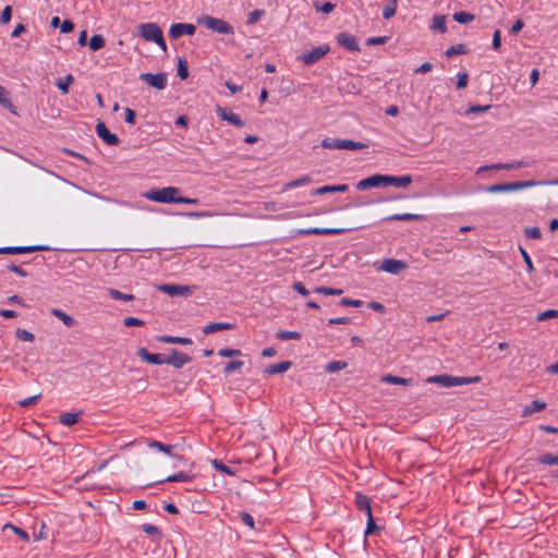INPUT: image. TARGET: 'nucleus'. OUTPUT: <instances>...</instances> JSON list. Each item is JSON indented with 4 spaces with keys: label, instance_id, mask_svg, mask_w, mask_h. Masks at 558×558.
I'll return each instance as SVG.
<instances>
[{
    "label": "nucleus",
    "instance_id": "8fccbe9b",
    "mask_svg": "<svg viewBox=\"0 0 558 558\" xmlns=\"http://www.w3.org/2000/svg\"><path fill=\"white\" fill-rule=\"evenodd\" d=\"M243 362L242 361H231L229 363H227V365L225 366V374H230L236 369H240L242 366H243Z\"/></svg>",
    "mask_w": 558,
    "mask_h": 558
},
{
    "label": "nucleus",
    "instance_id": "1a4fd4ad",
    "mask_svg": "<svg viewBox=\"0 0 558 558\" xmlns=\"http://www.w3.org/2000/svg\"><path fill=\"white\" fill-rule=\"evenodd\" d=\"M386 186V175L385 174H374L366 179L361 180L356 187L361 191H365L372 187Z\"/></svg>",
    "mask_w": 558,
    "mask_h": 558
},
{
    "label": "nucleus",
    "instance_id": "c85d7f7f",
    "mask_svg": "<svg viewBox=\"0 0 558 558\" xmlns=\"http://www.w3.org/2000/svg\"><path fill=\"white\" fill-rule=\"evenodd\" d=\"M343 140L342 138H324L322 142V146L328 149H342Z\"/></svg>",
    "mask_w": 558,
    "mask_h": 558
},
{
    "label": "nucleus",
    "instance_id": "7c9ffc66",
    "mask_svg": "<svg viewBox=\"0 0 558 558\" xmlns=\"http://www.w3.org/2000/svg\"><path fill=\"white\" fill-rule=\"evenodd\" d=\"M78 421L77 413L64 412L60 415V422L65 426H72Z\"/></svg>",
    "mask_w": 558,
    "mask_h": 558
},
{
    "label": "nucleus",
    "instance_id": "9b49d317",
    "mask_svg": "<svg viewBox=\"0 0 558 558\" xmlns=\"http://www.w3.org/2000/svg\"><path fill=\"white\" fill-rule=\"evenodd\" d=\"M190 361L191 359L185 353L180 352L178 350H172L171 353L167 357H165V364L172 365L175 368H181Z\"/></svg>",
    "mask_w": 558,
    "mask_h": 558
},
{
    "label": "nucleus",
    "instance_id": "e2e57ef3",
    "mask_svg": "<svg viewBox=\"0 0 558 558\" xmlns=\"http://www.w3.org/2000/svg\"><path fill=\"white\" fill-rule=\"evenodd\" d=\"M376 529H377V526H376L375 520L373 518V514L367 515V526H366L365 534L366 535L373 534L376 531Z\"/></svg>",
    "mask_w": 558,
    "mask_h": 558
},
{
    "label": "nucleus",
    "instance_id": "a19ab883",
    "mask_svg": "<svg viewBox=\"0 0 558 558\" xmlns=\"http://www.w3.org/2000/svg\"><path fill=\"white\" fill-rule=\"evenodd\" d=\"M348 366V363L344 361H333L326 365V372L335 373L341 371Z\"/></svg>",
    "mask_w": 558,
    "mask_h": 558
},
{
    "label": "nucleus",
    "instance_id": "412c9836",
    "mask_svg": "<svg viewBox=\"0 0 558 558\" xmlns=\"http://www.w3.org/2000/svg\"><path fill=\"white\" fill-rule=\"evenodd\" d=\"M355 505L359 510L364 511L366 515L373 514L369 498L366 495L357 493L355 495Z\"/></svg>",
    "mask_w": 558,
    "mask_h": 558
},
{
    "label": "nucleus",
    "instance_id": "5701e85b",
    "mask_svg": "<svg viewBox=\"0 0 558 558\" xmlns=\"http://www.w3.org/2000/svg\"><path fill=\"white\" fill-rule=\"evenodd\" d=\"M232 328H233V326L229 323H211V324L206 325L203 328V332L205 335H209V333H214V332H218V331H222V330H229Z\"/></svg>",
    "mask_w": 558,
    "mask_h": 558
},
{
    "label": "nucleus",
    "instance_id": "13d9d810",
    "mask_svg": "<svg viewBox=\"0 0 558 558\" xmlns=\"http://www.w3.org/2000/svg\"><path fill=\"white\" fill-rule=\"evenodd\" d=\"M218 354L222 357H233L240 355L241 351L235 349H221L218 351Z\"/></svg>",
    "mask_w": 558,
    "mask_h": 558
},
{
    "label": "nucleus",
    "instance_id": "3c124183",
    "mask_svg": "<svg viewBox=\"0 0 558 558\" xmlns=\"http://www.w3.org/2000/svg\"><path fill=\"white\" fill-rule=\"evenodd\" d=\"M520 253H521L522 258H523V260H524V263L526 265L527 271L529 272L534 271V265L532 263V259H531L529 253L523 247H521V246H520Z\"/></svg>",
    "mask_w": 558,
    "mask_h": 558
},
{
    "label": "nucleus",
    "instance_id": "864d4df0",
    "mask_svg": "<svg viewBox=\"0 0 558 558\" xmlns=\"http://www.w3.org/2000/svg\"><path fill=\"white\" fill-rule=\"evenodd\" d=\"M213 465L215 466L216 470L220 471V472H223V473H227L229 475H233L234 474V471H232L230 468H228L227 465H225L221 461L219 460H214L213 461Z\"/></svg>",
    "mask_w": 558,
    "mask_h": 558
},
{
    "label": "nucleus",
    "instance_id": "4be33fe9",
    "mask_svg": "<svg viewBox=\"0 0 558 558\" xmlns=\"http://www.w3.org/2000/svg\"><path fill=\"white\" fill-rule=\"evenodd\" d=\"M546 408V403L541 400H534L531 404L525 405L522 409V416L526 417L532 415L535 412L543 411Z\"/></svg>",
    "mask_w": 558,
    "mask_h": 558
},
{
    "label": "nucleus",
    "instance_id": "de8ad7c7",
    "mask_svg": "<svg viewBox=\"0 0 558 558\" xmlns=\"http://www.w3.org/2000/svg\"><path fill=\"white\" fill-rule=\"evenodd\" d=\"M15 335H16V338L21 341H27V342L34 341V335L25 329H17Z\"/></svg>",
    "mask_w": 558,
    "mask_h": 558
},
{
    "label": "nucleus",
    "instance_id": "c03bdc74",
    "mask_svg": "<svg viewBox=\"0 0 558 558\" xmlns=\"http://www.w3.org/2000/svg\"><path fill=\"white\" fill-rule=\"evenodd\" d=\"M549 318H558V310H547L539 313L536 317L538 322H544Z\"/></svg>",
    "mask_w": 558,
    "mask_h": 558
},
{
    "label": "nucleus",
    "instance_id": "58836bf2",
    "mask_svg": "<svg viewBox=\"0 0 558 558\" xmlns=\"http://www.w3.org/2000/svg\"><path fill=\"white\" fill-rule=\"evenodd\" d=\"M105 46V38L101 35H94L89 40V48L97 51Z\"/></svg>",
    "mask_w": 558,
    "mask_h": 558
},
{
    "label": "nucleus",
    "instance_id": "20e7f679",
    "mask_svg": "<svg viewBox=\"0 0 558 558\" xmlns=\"http://www.w3.org/2000/svg\"><path fill=\"white\" fill-rule=\"evenodd\" d=\"M537 183L535 181H523V182H513V183H500L494 184L486 189L488 193H499V192H512L519 191L526 187H533Z\"/></svg>",
    "mask_w": 558,
    "mask_h": 558
},
{
    "label": "nucleus",
    "instance_id": "6ab92c4d",
    "mask_svg": "<svg viewBox=\"0 0 558 558\" xmlns=\"http://www.w3.org/2000/svg\"><path fill=\"white\" fill-rule=\"evenodd\" d=\"M343 229L337 228H311V229H301L298 231V234H339L342 233Z\"/></svg>",
    "mask_w": 558,
    "mask_h": 558
},
{
    "label": "nucleus",
    "instance_id": "ddd939ff",
    "mask_svg": "<svg viewBox=\"0 0 558 558\" xmlns=\"http://www.w3.org/2000/svg\"><path fill=\"white\" fill-rule=\"evenodd\" d=\"M96 133L108 145H118L120 142L118 136L111 133L102 122L96 124Z\"/></svg>",
    "mask_w": 558,
    "mask_h": 558
},
{
    "label": "nucleus",
    "instance_id": "c756f323",
    "mask_svg": "<svg viewBox=\"0 0 558 558\" xmlns=\"http://www.w3.org/2000/svg\"><path fill=\"white\" fill-rule=\"evenodd\" d=\"M107 292L114 300H122V301H125V302L134 300V295L133 294L123 293V292H121V291H119L117 289H113V288L108 289Z\"/></svg>",
    "mask_w": 558,
    "mask_h": 558
},
{
    "label": "nucleus",
    "instance_id": "39448f33",
    "mask_svg": "<svg viewBox=\"0 0 558 558\" xmlns=\"http://www.w3.org/2000/svg\"><path fill=\"white\" fill-rule=\"evenodd\" d=\"M330 48L328 45H320L318 47H314L311 50L304 52L300 59L305 65H312L324 58Z\"/></svg>",
    "mask_w": 558,
    "mask_h": 558
},
{
    "label": "nucleus",
    "instance_id": "f3484780",
    "mask_svg": "<svg viewBox=\"0 0 558 558\" xmlns=\"http://www.w3.org/2000/svg\"><path fill=\"white\" fill-rule=\"evenodd\" d=\"M216 111L222 120L228 121L229 123H231L235 126H239V128L244 125V122L240 118V116H238L231 111H227L226 109L221 108L220 106L217 107Z\"/></svg>",
    "mask_w": 558,
    "mask_h": 558
},
{
    "label": "nucleus",
    "instance_id": "b1692460",
    "mask_svg": "<svg viewBox=\"0 0 558 558\" xmlns=\"http://www.w3.org/2000/svg\"><path fill=\"white\" fill-rule=\"evenodd\" d=\"M291 367V362L284 361L277 364L269 365L265 369L266 375H275V374H281L287 372Z\"/></svg>",
    "mask_w": 558,
    "mask_h": 558
},
{
    "label": "nucleus",
    "instance_id": "f704fd0d",
    "mask_svg": "<svg viewBox=\"0 0 558 558\" xmlns=\"http://www.w3.org/2000/svg\"><path fill=\"white\" fill-rule=\"evenodd\" d=\"M311 182H312L311 177L310 175H304V177H302L300 179H296L294 181L288 182L284 185L283 190H290V189L298 187V186H301V185H304V184H308Z\"/></svg>",
    "mask_w": 558,
    "mask_h": 558
},
{
    "label": "nucleus",
    "instance_id": "0eeeda50",
    "mask_svg": "<svg viewBox=\"0 0 558 558\" xmlns=\"http://www.w3.org/2000/svg\"><path fill=\"white\" fill-rule=\"evenodd\" d=\"M158 289L171 296H187L194 290V288L191 286H181V284H162V286H159Z\"/></svg>",
    "mask_w": 558,
    "mask_h": 558
},
{
    "label": "nucleus",
    "instance_id": "37998d69",
    "mask_svg": "<svg viewBox=\"0 0 558 558\" xmlns=\"http://www.w3.org/2000/svg\"><path fill=\"white\" fill-rule=\"evenodd\" d=\"M315 293L325 294V295H340L342 294L341 289H332V288H326V287H317L314 290Z\"/></svg>",
    "mask_w": 558,
    "mask_h": 558
},
{
    "label": "nucleus",
    "instance_id": "a878e982",
    "mask_svg": "<svg viewBox=\"0 0 558 558\" xmlns=\"http://www.w3.org/2000/svg\"><path fill=\"white\" fill-rule=\"evenodd\" d=\"M430 29L438 31L439 33L445 34L447 32L446 16L435 15L432 20Z\"/></svg>",
    "mask_w": 558,
    "mask_h": 558
},
{
    "label": "nucleus",
    "instance_id": "338daca9",
    "mask_svg": "<svg viewBox=\"0 0 558 558\" xmlns=\"http://www.w3.org/2000/svg\"><path fill=\"white\" fill-rule=\"evenodd\" d=\"M263 13H264V12H263L262 10H254V11H252V12L250 13V15H248L247 23H248V24H254V23H256V22L260 19V16L263 15Z\"/></svg>",
    "mask_w": 558,
    "mask_h": 558
},
{
    "label": "nucleus",
    "instance_id": "f03ea898",
    "mask_svg": "<svg viewBox=\"0 0 558 558\" xmlns=\"http://www.w3.org/2000/svg\"><path fill=\"white\" fill-rule=\"evenodd\" d=\"M138 35L146 41H153L158 45L163 51L167 50V45L163 38L161 28L156 23H142L137 25Z\"/></svg>",
    "mask_w": 558,
    "mask_h": 558
},
{
    "label": "nucleus",
    "instance_id": "680f3d73",
    "mask_svg": "<svg viewBox=\"0 0 558 558\" xmlns=\"http://www.w3.org/2000/svg\"><path fill=\"white\" fill-rule=\"evenodd\" d=\"M240 518L245 525L250 526L251 529L255 527L254 519L250 513L240 512Z\"/></svg>",
    "mask_w": 558,
    "mask_h": 558
},
{
    "label": "nucleus",
    "instance_id": "72a5a7b5",
    "mask_svg": "<svg viewBox=\"0 0 558 558\" xmlns=\"http://www.w3.org/2000/svg\"><path fill=\"white\" fill-rule=\"evenodd\" d=\"M464 53H466V48L463 44L451 46L445 51V54L448 58H451L457 54H464Z\"/></svg>",
    "mask_w": 558,
    "mask_h": 558
},
{
    "label": "nucleus",
    "instance_id": "774afa93",
    "mask_svg": "<svg viewBox=\"0 0 558 558\" xmlns=\"http://www.w3.org/2000/svg\"><path fill=\"white\" fill-rule=\"evenodd\" d=\"M74 29V24L70 20H64L61 24L60 31L61 33L68 34Z\"/></svg>",
    "mask_w": 558,
    "mask_h": 558
},
{
    "label": "nucleus",
    "instance_id": "423d86ee",
    "mask_svg": "<svg viewBox=\"0 0 558 558\" xmlns=\"http://www.w3.org/2000/svg\"><path fill=\"white\" fill-rule=\"evenodd\" d=\"M140 78L145 82L147 85L157 88L159 90H162L167 86V76L163 73H143L140 75Z\"/></svg>",
    "mask_w": 558,
    "mask_h": 558
},
{
    "label": "nucleus",
    "instance_id": "2eb2a0df",
    "mask_svg": "<svg viewBox=\"0 0 558 558\" xmlns=\"http://www.w3.org/2000/svg\"><path fill=\"white\" fill-rule=\"evenodd\" d=\"M337 41L341 47L347 48L349 50H352V51L360 50L356 38L347 32L340 33L337 36Z\"/></svg>",
    "mask_w": 558,
    "mask_h": 558
},
{
    "label": "nucleus",
    "instance_id": "4468645a",
    "mask_svg": "<svg viewBox=\"0 0 558 558\" xmlns=\"http://www.w3.org/2000/svg\"><path fill=\"white\" fill-rule=\"evenodd\" d=\"M527 166L525 161H515L510 163H494L490 166H483L477 169V173L486 170H515Z\"/></svg>",
    "mask_w": 558,
    "mask_h": 558
},
{
    "label": "nucleus",
    "instance_id": "6e6d98bb",
    "mask_svg": "<svg viewBox=\"0 0 558 558\" xmlns=\"http://www.w3.org/2000/svg\"><path fill=\"white\" fill-rule=\"evenodd\" d=\"M39 398H40V395L32 396V397L20 400L19 404L22 408H26V407L35 404L39 400Z\"/></svg>",
    "mask_w": 558,
    "mask_h": 558
},
{
    "label": "nucleus",
    "instance_id": "aec40b11",
    "mask_svg": "<svg viewBox=\"0 0 558 558\" xmlns=\"http://www.w3.org/2000/svg\"><path fill=\"white\" fill-rule=\"evenodd\" d=\"M41 250L40 246H7L0 247V254H24Z\"/></svg>",
    "mask_w": 558,
    "mask_h": 558
},
{
    "label": "nucleus",
    "instance_id": "09e8293b",
    "mask_svg": "<svg viewBox=\"0 0 558 558\" xmlns=\"http://www.w3.org/2000/svg\"><path fill=\"white\" fill-rule=\"evenodd\" d=\"M538 462L542 464H558V456L546 453L538 457Z\"/></svg>",
    "mask_w": 558,
    "mask_h": 558
},
{
    "label": "nucleus",
    "instance_id": "052dcab7",
    "mask_svg": "<svg viewBox=\"0 0 558 558\" xmlns=\"http://www.w3.org/2000/svg\"><path fill=\"white\" fill-rule=\"evenodd\" d=\"M524 232L531 239H539L542 236V232L537 227L526 228Z\"/></svg>",
    "mask_w": 558,
    "mask_h": 558
},
{
    "label": "nucleus",
    "instance_id": "9d476101",
    "mask_svg": "<svg viewBox=\"0 0 558 558\" xmlns=\"http://www.w3.org/2000/svg\"><path fill=\"white\" fill-rule=\"evenodd\" d=\"M195 31H196V28L193 24L178 23V24L171 25V27L169 29V35L171 38L177 39L184 34L192 36L195 34Z\"/></svg>",
    "mask_w": 558,
    "mask_h": 558
},
{
    "label": "nucleus",
    "instance_id": "c9c22d12",
    "mask_svg": "<svg viewBox=\"0 0 558 558\" xmlns=\"http://www.w3.org/2000/svg\"><path fill=\"white\" fill-rule=\"evenodd\" d=\"M422 219V216L416 214H397L392 215L387 218V220H402V221H410V220H420Z\"/></svg>",
    "mask_w": 558,
    "mask_h": 558
},
{
    "label": "nucleus",
    "instance_id": "cd10ccee",
    "mask_svg": "<svg viewBox=\"0 0 558 558\" xmlns=\"http://www.w3.org/2000/svg\"><path fill=\"white\" fill-rule=\"evenodd\" d=\"M158 341L163 342V343H178V344H191L192 343V340L190 338L172 337V336L158 337Z\"/></svg>",
    "mask_w": 558,
    "mask_h": 558
},
{
    "label": "nucleus",
    "instance_id": "a18cd8bd",
    "mask_svg": "<svg viewBox=\"0 0 558 558\" xmlns=\"http://www.w3.org/2000/svg\"><path fill=\"white\" fill-rule=\"evenodd\" d=\"M314 8L317 12H323L325 14H329L335 10L336 5L331 2H326L322 5L317 2H315Z\"/></svg>",
    "mask_w": 558,
    "mask_h": 558
},
{
    "label": "nucleus",
    "instance_id": "4c0bfd02",
    "mask_svg": "<svg viewBox=\"0 0 558 558\" xmlns=\"http://www.w3.org/2000/svg\"><path fill=\"white\" fill-rule=\"evenodd\" d=\"M367 145L360 142H354L351 140H343L342 149L347 150H357V149H364Z\"/></svg>",
    "mask_w": 558,
    "mask_h": 558
},
{
    "label": "nucleus",
    "instance_id": "49530a36",
    "mask_svg": "<svg viewBox=\"0 0 558 558\" xmlns=\"http://www.w3.org/2000/svg\"><path fill=\"white\" fill-rule=\"evenodd\" d=\"M277 338L280 340H289V339L299 340L301 338V335L296 331L282 330L277 333Z\"/></svg>",
    "mask_w": 558,
    "mask_h": 558
},
{
    "label": "nucleus",
    "instance_id": "393cba45",
    "mask_svg": "<svg viewBox=\"0 0 558 558\" xmlns=\"http://www.w3.org/2000/svg\"><path fill=\"white\" fill-rule=\"evenodd\" d=\"M50 313L59 318L66 327H73L76 322L75 319L59 308H52Z\"/></svg>",
    "mask_w": 558,
    "mask_h": 558
},
{
    "label": "nucleus",
    "instance_id": "473e14b6",
    "mask_svg": "<svg viewBox=\"0 0 558 558\" xmlns=\"http://www.w3.org/2000/svg\"><path fill=\"white\" fill-rule=\"evenodd\" d=\"M453 20L460 24H466L474 20V15L469 12L461 11L453 14Z\"/></svg>",
    "mask_w": 558,
    "mask_h": 558
},
{
    "label": "nucleus",
    "instance_id": "79ce46f5",
    "mask_svg": "<svg viewBox=\"0 0 558 558\" xmlns=\"http://www.w3.org/2000/svg\"><path fill=\"white\" fill-rule=\"evenodd\" d=\"M148 446H149L150 448H155V449H157V450H159V451H161V452H165V453H167V454H170V453H171V450H172V448H173V446L165 445V444H162V442H160V441H156V440L150 441V442L148 444Z\"/></svg>",
    "mask_w": 558,
    "mask_h": 558
},
{
    "label": "nucleus",
    "instance_id": "603ef678",
    "mask_svg": "<svg viewBox=\"0 0 558 558\" xmlns=\"http://www.w3.org/2000/svg\"><path fill=\"white\" fill-rule=\"evenodd\" d=\"M0 104L9 109H11L13 107L11 100L8 98L7 90L1 85H0Z\"/></svg>",
    "mask_w": 558,
    "mask_h": 558
},
{
    "label": "nucleus",
    "instance_id": "4d7b16f0",
    "mask_svg": "<svg viewBox=\"0 0 558 558\" xmlns=\"http://www.w3.org/2000/svg\"><path fill=\"white\" fill-rule=\"evenodd\" d=\"M11 15H12V9L10 5H7L2 12H1V15H0V22L2 24H8L11 20Z\"/></svg>",
    "mask_w": 558,
    "mask_h": 558
},
{
    "label": "nucleus",
    "instance_id": "0e129e2a",
    "mask_svg": "<svg viewBox=\"0 0 558 558\" xmlns=\"http://www.w3.org/2000/svg\"><path fill=\"white\" fill-rule=\"evenodd\" d=\"M123 324L126 327H133V326H143L144 322L136 317H126V318H124Z\"/></svg>",
    "mask_w": 558,
    "mask_h": 558
},
{
    "label": "nucleus",
    "instance_id": "bb28decb",
    "mask_svg": "<svg viewBox=\"0 0 558 558\" xmlns=\"http://www.w3.org/2000/svg\"><path fill=\"white\" fill-rule=\"evenodd\" d=\"M381 381L387 383V384H392V385H402V386L411 385V379L398 377V376L390 375V374L384 375L381 377Z\"/></svg>",
    "mask_w": 558,
    "mask_h": 558
},
{
    "label": "nucleus",
    "instance_id": "69168bd1",
    "mask_svg": "<svg viewBox=\"0 0 558 558\" xmlns=\"http://www.w3.org/2000/svg\"><path fill=\"white\" fill-rule=\"evenodd\" d=\"M468 80H469V75H468V73H460V74L458 75L457 87H458L459 89H462V88L466 87V85H468Z\"/></svg>",
    "mask_w": 558,
    "mask_h": 558
},
{
    "label": "nucleus",
    "instance_id": "6e6552de",
    "mask_svg": "<svg viewBox=\"0 0 558 558\" xmlns=\"http://www.w3.org/2000/svg\"><path fill=\"white\" fill-rule=\"evenodd\" d=\"M427 383L439 384L444 387L463 386L462 377L451 375H435L426 379Z\"/></svg>",
    "mask_w": 558,
    "mask_h": 558
},
{
    "label": "nucleus",
    "instance_id": "f257e3e1",
    "mask_svg": "<svg viewBox=\"0 0 558 558\" xmlns=\"http://www.w3.org/2000/svg\"><path fill=\"white\" fill-rule=\"evenodd\" d=\"M180 189L174 186H167L162 189H151L143 194L146 199L161 203V204H173L178 203Z\"/></svg>",
    "mask_w": 558,
    "mask_h": 558
},
{
    "label": "nucleus",
    "instance_id": "5fc2aeb1",
    "mask_svg": "<svg viewBox=\"0 0 558 558\" xmlns=\"http://www.w3.org/2000/svg\"><path fill=\"white\" fill-rule=\"evenodd\" d=\"M178 75L181 80H185L189 76L186 63L183 60H179L178 63Z\"/></svg>",
    "mask_w": 558,
    "mask_h": 558
},
{
    "label": "nucleus",
    "instance_id": "7ed1b4c3",
    "mask_svg": "<svg viewBox=\"0 0 558 558\" xmlns=\"http://www.w3.org/2000/svg\"><path fill=\"white\" fill-rule=\"evenodd\" d=\"M197 23L219 34H233V27L222 19L203 15L198 17Z\"/></svg>",
    "mask_w": 558,
    "mask_h": 558
},
{
    "label": "nucleus",
    "instance_id": "f8f14e48",
    "mask_svg": "<svg viewBox=\"0 0 558 558\" xmlns=\"http://www.w3.org/2000/svg\"><path fill=\"white\" fill-rule=\"evenodd\" d=\"M407 268V264L403 260L393 258L385 259L380 265V270L389 274H399Z\"/></svg>",
    "mask_w": 558,
    "mask_h": 558
},
{
    "label": "nucleus",
    "instance_id": "ea45409f",
    "mask_svg": "<svg viewBox=\"0 0 558 558\" xmlns=\"http://www.w3.org/2000/svg\"><path fill=\"white\" fill-rule=\"evenodd\" d=\"M73 76L71 74H68L63 80H59L57 82V86L63 94H68L69 87L73 83Z\"/></svg>",
    "mask_w": 558,
    "mask_h": 558
},
{
    "label": "nucleus",
    "instance_id": "bf43d9fd",
    "mask_svg": "<svg viewBox=\"0 0 558 558\" xmlns=\"http://www.w3.org/2000/svg\"><path fill=\"white\" fill-rule=\"evenodd\" d=\"M4 527H10L16 535H19L25 542H27L29 539L28 534L24 530H22L17 526H14L12 524H7Z\"/></svg>",
    "mask_w": 558,
    "mask_h": 558
},
{
    "label": "nucleus",
    "instance_id": "2f4dec72",
    "mask_svg": "<svg viewBox=\"0 0 558 558\" xmlns=\"http://www.w3.org/2000/svg\"><path fill=\"white\" fill-rule=\"evenodd\" d=\"M398 0H390L383 11V16L385 20L391 19L397 11Z\"/></svg>",
    "mask_w": 558,
    "mask_h": 558
},
{
    "label": "nucleus",
    "instance_id": "dca6fc26",
    "mask_svg": "<svg viewBox=\"0 0 558 558\" xmlns=\"http://www.w3.org/2000/svg\"><path fill=\"white\" fill-rule=\"evenodd\" d=\"M137 356L142 359L143 361L155 364V365H161L165 364V356L157 353H149L147 349L140 348L137 350Z\"/></svg>",
    "mask_w": 558,
    "mask_h": 558
},
{
    "label": "nucleus",
    "instance_id": "e433bc0d",
    "mask_svg": "<svg viewBox=\"0 0 558 558\" xmlns=\"http://www.w3.org/2000/svg\"><path fill=\"white\" fill-rule=\"evenodd\" d=\"M193 478V475L186 472H179L174 475L168 476L166 481L168 482H190Z\"/></svg>",
    "mask_w": 558,
    "mask_h": 558
},
{
    "label": "nucleus",
    "instance_id": "a211bd4d",
    "mask_svg": "<svg viewBox=\"0 0 558 558\" xmlns=\"http://www.w3.org/2000/svg\"><path fill=\"white\" fill-rule=\"evenodd\" d=\"M411 182L412 177L409 174L401 177L386 175V186L393 185L397 187H407L411 184Z\"/></svg>",
    "mask_w": 558,
    "mask_h": 558
}]
</instances>
